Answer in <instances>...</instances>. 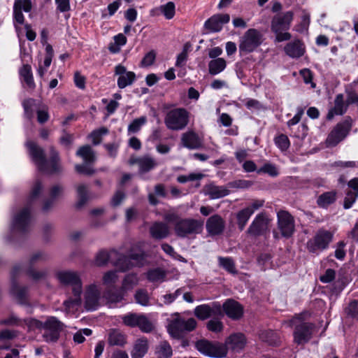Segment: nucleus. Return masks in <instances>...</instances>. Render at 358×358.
Wrapping results in <instances>:
<instances>
[{
	"label": "nucleus",
	"mask_w": 358,
	"mask_h": 358,
	"mask_svg": "<svg viewBox=\"0 0 358 358\" xmlns=\"http://www.w3.org/2000/svg\"><path fill=\"white\" fill-rule=\"evenodd\" d=\"M29 154L33 162L37 166L38 169L48 174L61 173L62 171L60 164V158L59 152L54 147L50 148V162L45 159V152L43 148L39 147L35 142L29 141L27 143Z\"/></svg>",
	"instance_id": "obj_1"
},
{
	"label": "nucleus",
	"mask_w": 358,
	"mask_h": 358,
	"mask_svg": "<svg viewBox=\"0 0 358 358\" xmlns=\"http://www.w3.org/2000/svg\"><path fill=\"white\" fill-rule=\"evenodd\" d=\"M59 283L64 286L71 287L73 297H70L64 301L66 309L70 310L75 306H79L82 303L83 282L80 274L73 271H61L56 273Z\"/></svg>",
	"instance_id": "obj_2"
},
{
	"label": "nucleus",
	"mask_w": 358,
	"mask_h": 358,
	"mask_svg": "<svg viewBox=\"0 0 358 358\" xmlns=\"http://www.w3.org/2000/svg\"><path fill=\"white\" fill-rule=\"evenodd\" d=\"M43 189L41 180H36L31 188L27 205L17 213L13 220V229L19 233H26L31 227V210L34 201L38 197Z\"/></svg>",
	"instance_id": "obj_3"
},
{
	"label": "nucleus",
	"mask_w": 358,
	"mask_h": 358,
	"mask_svg": "<svg viewBox=\"0 0 358 358\" xmlns=\"http://www.w3.org/2000/svg\"><path fill=\"white\" fill-rule=\"evenodd\" d=\"M294 19V12L289 10L280 13L273 17L271 21V30L275 34V42L289 41L291 34L287 32Z\"/></svg>",
	"instance_id": "obj_4"
},
{
	"label": "nucleus",
	"mask_w": 358,
	"mask_h": 358,
	"mask_svg": "<svg viewBox=\"0 0 358 358\" xmlns=\"http://www.w3.org/2000/svg\"><path fill=\"white\" fill-rule=\"evenodd\" d=\"M291 323L294 326L293 335L296 343L303 345L311 339L315 330V325L313 323L302 321V315L294 317Z\"/></svg>",
	"instance_id": "obj_5"
},
{
	"label": "nucleus",
	"mask_w": 358,
	"mask_h": 358,
	"mask_svg": "<svg viewBox=\"0 0 358 358\" xmlns=\"http://www.w3.org/2000/svg\"><path fill=\"white\" fill-rule=\"evenodd\" d=\"M203 228V221L193 218H182L178 220L174 226L177 236L186 238L200 234Z\"/></svg>",
	"instance_id": "obj_6"
},
{
	"label": "nucleus",
	"mask_w": 358,
	"mask_h": 358,
	"mask_svg": "<svg viewBox=\"0 0 358 358\" xmlns=\"http://www.w3.org/2000/svg\"><path fill=\"white\" fill-rule=\"evenodd\" d=\"M189 115V112L185 108H178L172 109L165 116V125L170 130H182L188 124Z\"/></svg>",
	"instance_id": "obj_7"
},
{
	"label": "nucleus",
	"mask_w": 358,
	"mask_h": 358,
	"mask_svg": "<svg viewBox=\"0 0 358 358\" xmlns=\"http://www.w3.org/2000/svg\"><path fill=\"white\" fill-rule=\"evenodd\" d=\"M264 41L263 34L256 29H249L241 37L239 52L241 55L248 54L256 50Z\"/></svg>",
	"instance_id": "obj_8"
},
{
	"label": "nucleus",
	"mask_w": 358,
	"mask_h": 358,
	"mask_svg": "<svg viewBox=\"0 0 358 358\" xmlns=\"http://www.w3.org/2000/svg\"><path fill=\"white\" fill-rule=\"evenodd\" d=\"M33 323L48 331L44 334V337L47 341L51 342H56L59 339L60 332L64 327V324L55 317H49L44 323L32 320L30 325L33 326Z\"/></svg>",
	"instance_id": "obj_9"
},
{
	"label": "nucleus",
	"mask_w": 358,
	"mask_h": 358,
	"mask_svg": "<svg viewBox=\"0 0 358 358\" xmlns=\"http://www.w3.org/2000/svg\"><path fill=\"white\" fill-rule=\"evenodd\" d=\"M352 120L350 117H346L345 119L338 123L329 134L326 144L327 146H336L342 141L348 134L352 128Z\"/></svg>",
	"instance_id": "obj_10"
},
{
	"label": "nucleus",
	"mask_w": 358,
	"mask_h": 358,
	"mask_svg": "<svg viewBox=\"0 0 358 358\" xmlns=\"http://www.w3.org/2000/svg\"><path fill=\"white\" fill-rule=\"evenodd\" d=\"M197 322L194 318L185 320L181 317L174 319L169 325V333L175 338H180L185 332H189L195 329Z\"/></svg>",
	"instance_id": "obj_11"
},
{
	"label": "nucleus",
	"mask_w": 358,
	"mask_h": 358,
	"mask_svg": "<svg viewBox=\"0 0 358 358\" xmlns=\"http://www.w3.org/2000/svg\"><path fill=\"white\" fill-rule=\"evenodd\" d=\"M332 239L333 234L331 231L324 229H319L314 237L307 242V249L312 253L324 250L329 247Z\"/></svg>",
	"instance_id": "obj_12"
},
{
	"label": "nucleus",
	"mask_w": 358,
	"mask_h": 358,
	"mask_svg": "<svg viewBox=\"0 0 358 358\" xmlns=\"http://www.w3.org/2000/svg\"><path fill=\"white\" fill-rule=\"evenodd\" d=\"M271 219L266 213H259L247 229V234L252 237L264 236L269 231Z\"/></svg>",
	"instance_id": "obj_13"
},
{
	"label": "nucleus",
	"mask_w": 358,
	"mask_h": 358,
	"mask_svg": "<svg viewBox=\"0 0 358 358\" xmlns=\"http://www.w3.org/2000/svg\"><path fill=\"white\" fill-rule=\"evenodd\" d=\"M194 314L200 320H205L211 317H224L222 306L219 302L197 306L194 310Z\"/></svg>",
	"instance_id": "obj_14"
},
{
	"label": "nucleus",
	"mask_w": 358,
	"mask_h": 358,
	"mask_svg": "<svg viewBox=\"0 0 358 358\" xmlns=\"http://www.w3.org/2000/svg\"><path fill=\"white\" fill-rule=\"evenodd\" d=\"M278 227L281 235L285 238L292 236L295 229L294 220L290 213L285 210L278 213Z\"/></svg>",
	"instance_id": "obj_15"
},
{
	"label": "nucleus",
	"mask_w": 358,
	"mask_h": 358,
	"mask_svg": "<svg viewBox=\"0 0 358 358\" xmlns=\"http://www.w3.org/2000/svg\"><path fill=\"white\" fill-rule=\"evenodd\" d=\"M127 260V258L123 257L122 254L119 253L115 250H110V251L101 250L96 256L95 262L99 266L106 265L108 262H111L115 266L120 268L122 266V261Z\"/></svg>",
	"instance_id": "obj_16"
},
{
	"label": "nucleus",
	"mask_w": 358,
	"mask_h": 358,
	"mask_svg": "<svg viewBox=\"0 0 358 358\" xmlns=\"http://www.w3.org/2000/svg\"><path fill=\"white\" fill-rule=\"evenodd\" d=\"M85 308L87 310H95L100 306L101 292L98 286L91 284L85 287L84 293Z\"/></svg>",
	"instance_id": "obj_17"
},
{
	"label": "nucleus",
	"mask_w": 358,
	"mask_h": 358,
	"mask_svg": "<svg viewBox=\"0 0 358 358\" xmlns=\"http://www.w3.org/2000/svg\"><path fill=\"white\" fill-rule=\"evenodd\" d=\"M122 256L126 257L127 260L122 261V266H120L122 271L129 270L132 266H143L146 262V255L141 249L136 250L132 248L128 256Z\"/></svg>",
	"instance_id": "obj_18"
},
{
	"label": "nucleus",
	"mask_w": 358,
	"mask_h": 358,
	"mask_svg": "<svg viewBox=\"0 0 358 358\" xmlns=\"http://www.w3.org/2000/svg\"><path fill=\"white\" fill-rule=\"evenodd\" d=\"M128 163L132 166L137 164L138 166V173L144 174L150 172L157 166V162L155 158L150 155H145L141 157L131 156Z\"/></svg>",
	"instance_id": "obj_19"
},
{
	"label": "nucleus",
	"mask_w": 358,
	"mask_h": 358,
	"mask_svg": "<svg viewBox=\"0 0 358 358\" xmlns=\"http://www.w3.org/2000/svg\"><path fill=\"white\" fill-rule=\"evenodd\" d=\"M195 347L201 353L208 357H222L226 354L221 348L206 339L196 341Z\"/></svg>",
	"instance_id": "obj_20"
},
{
	"label": "nucleus",
	"mask_w": 358,
	"mask_h": 358,
	"mask_svg": "<svg viewBox=\"0 0 358 358\" xmlns=\"http://www.w3.org/2000/svg\"><path fill=\"white\" fill-rule=\"evenodd\" d=\"M21 268L20 266L13 267L11 272V294L16 298L20 303L24 304L26 303L27 294L28 289L27 287H20L17 285L15 280L16 275L20 272Z\"/></svg>",
	"instance_id": "obj_21"
},
{
	"label": "nucleus",
	"mask_w": 358,
	"mask_h": 358,
	"mask_svg": "<svg viewBox=\"0 0 358 358\" xmlns=\"http://www.w3.org/2000/svg\"><path fill=\"white\" fill-rule=\"evenodd\" d=\"M223 313L234 320H238L242 317L243 315V307L238 301L229 299L225 301L222 306Z\"/></svg>",
	"instance_id": "obj_22"
},
{
	"label": "nucleus",
	"mask_w": 358,
	"mask_h": 358,
	"mask_svg": "<svg viewBox=\"0 0 358 358\" xmlns=\"http://www.w3.org/2000/svg\"><path fill=\"white\" fill-rule=\"evenodd\" d=\"M230 20L229 14H216L211 16L204 23V27L209 32H218L222 30V26Z\"/></svg>",
	"instance_id": "obj_23"
},
{
	"label": "nucleus",
	"mask_w": 358,
	"mask_h": 358,
	"mask_svg": "<svg viewBox=\"0 0 358 358\" xmlns=\"http://www.w3.org/2000/svg\"><path fill=\"white\" fill-rule=\"evenodd\" d=\"M206 228L210 236L220 235L225 229V221L220 215H213L207 220Z\"/></svg>",
	"instance_id": "obj_24"
},
{
	"label": "nucleus",
	"mask_w": 358,
	"mask_h": 358,
	"mask_svg": "<svg viewBox=\"0 0 358 358\" xmlns=\"http://www.w3.org/2000/svg\"><path fill=\"white\" fill-rule=\"evenodd\" d=\"M31 0H15L13 5V16L15 21L20 24H23L24 17L22 10L28 13L31 10Z\"/></svg>",
	"instance_id": "obj_25"
},
{
	"label": "nucleus",
	"mask_w": 358,
	"mask_h": 358,
	"mask_svg": "<svg viewBox=\"0 0 358 358\" xmlns=\"http://www.w3.org/2000/svg\"><path fill=\"white\" fill-rule=\"evenodd\" d=\"M246 343V337L242 333L233 334L225 341L227 349L234 352H240L245 348Z\"/></svg>",
	"instance_id": "obj_26"
},
{
	"label": "nucleus",
	"mask_w": 358,
	"mask_h": 358,
	"mask_svg": "<svg viewBox=\"0 0 358 358\" xmlns=\"http://www.w3.org/2000/svg\"><path fill=\"white\" fill-rule=\"evenodd\" d=\"M284 51L292 58H299L305 53L304 44L301 40H294L285 46Z\"/></svg>",
	"instance_id": "obj_27"
},
{
	"label": "nucleus",
	"mask_w": 358,
	"mask_h": 358,
	"mask_svg": "<svg viewBox=\"0 0 358 358\" xmlns=\"http://www.w3.org/2000/svg\"><path fill=\"white\" fill-rule=\"evenodd\" d=\"M347 106L344 103V96L343 94L336 95L334 100V106L331 108L327 115V119L331 120L335 115H342L346 111Z\"/></svg>",
	"instance_id": "obj_28"
},
{
	"label": "nucleus",
	"mask_w": 358,
	"mask_h": 358,
	"mask_svg": "<svg viewBox=\"0 0 358 358\" xmlns=\"http://www.w3.org/2000/svg\"><path fill=\"white\" fill-rule=\"evenodd\" d=\"M181 142L184 147L189 149H198L202 146L199 136L194 131L184 133L181 137Z\"/></svg>",
	"instance_id": "obj_29"
},
{
	"label": "nucleus",
	"mask_w": 358,
	"mask_h": 358,
	"mask_svg": "<svg viewBox=\"0 0 358 358\" xmlns=\"http://www.w3.org/2000/svg\"><path fill=\"white\" fill-rule=\"evenodd\" d=\"M150 236L156 240H161L166 238L169 234V229L166 224L161 222H156L150 227Z\"/></svg>",
	"instance_id": "obj_30"
},
{
	"label": "nucleus",
	"mask_w": 358,
	"mask_h": 358,
	"mask_svg": "<svg viewBox=\"0 0 358 358\" xmlns=\"http://www.w3.org/2000/svg\"><path fill=\"white\" fill-rule=\"evenodd\" d=\"M148 341L145 338L136 341L131 352V358H143L148 351Z\"/></svg>",
	"instance_id": "obj_31"
},
{
	"label": "nucleus",
	"mask_w": 358,
	"mask_h": 358,
	"mask_svg": "<svg viewBox=\"0 0 358 358\" xmlns=\"http://www.w3.org/2000/svg\"><path fill=\"white\" fill-rule=\"evenodd\" d=\"M259 338L270 345H279L281 343L280 334L271 329L263 330L259 334Z\"/></svg>",
	"instance_id": "obj_32"
},
{
	"label": "nucleus",
	"mask_w": 358,
	"mask_h": 358,
	"mask_svg": "<svg viewBox=\"0 0 358 358\" xmlns=\"http://www.w3.org/2000/svg\"><path fill=\"white\" fill-rule=\"evenodd\" d=\"M205 194L211 199L222 198L229 194L230 191L223 186L209 185L206 187Z\"/></svg>",
	"instance_id": "obj_33"
},
{
	"label": "nucleus",
	"mask_w": 358,
	"mask_h": 358,
	"mask_svg": "<svg viewBox=\"0 0 358 358\" xmlns=\"http://www.w3.org/2000/svg\"><path fill=\"white\" fill-rule=\"evenodd\" d=\"M125 292L120 288V289H108L104 293V297L107 303L111 306L113 304H116L121 302L124 297Z\"/></svg>",
	"instance_id": "obj_34"
},
{
	"label": "nucleus",
	"mask_w": 358,
	"mask_h": 358,
	"mask_svg": "<svg viewBox=\"0 0 358 358\" xmlns=\"http://www.w3.org/2000/svg\"><path fill=\"white\" fill-rule=\"evenodd\" d=\"M108 343L110 345L123 346L127 343L126 336L118 329H110Z\"/></svg>",
	"instance_id": "obj_35"
},
{
	"label": "nucleus",
	"mask_w": 358,
	"mask_h": 358,
	"mask_svg": "<svg viewBox=\"0 0 358 358\" xmlns=\"http://www.w3.org/2000/svg\"><path fill=\"white\" fill-rule=\"evenodd\" d=\"M336 191L326 192L320 194L317 199V204L320 208H326L336 200Z\"/></svg>",
	"instance_id": "obj_36"
},
{
	"label": "nucleus",
	"mask_w": 358,
	"mask_h": 358,
	"mask_svg": "<svg viewBox=\"0 0 358 358\" xmlns=\"http://www.w3.org/2000/svg\"><path fill=\"white\" fill-rule=\"evenodd\" d=\"M20 76L31 90H34L36 85L34 80L31 67L29 64H24L19 71Z\"/></svg>",
	"instance_id": "obj_37"
},
{
	"label": "nucleus",
	"mask_w": 358,
	"mask_h": 358,
	"mask_svg": "<svg viewBox=\"0 0 358 358\" xmlns=\"http://www.w3.org/2000/svg\"><path fill=\"white\" fill-rule=\"evenodd\" d=\"M227 66V62L224 58L218 57L212 59L208 63V73L212 76H215L222 72Z\"/></svg>",
	"instance_id": "obj_38"
},
{
	"label": "nucleus",
	"mask_w": 358,
	"mask_h": 358,
	"mask_svg": "<svg viewBox=\"0 0 358 358\" xmlns=\"http://www.w3.org/2000/svg\"><path fill=\"white\" fill-rule=\"evenodd\" d=\"M76 155L80 157L85 164H91L96 160L95 153L89 145L81 146L77 150Z\"/></svg>",
	"instance_id": "obj_39"
},
{
	"label": "nucleus",
	"mask_w": 358,
	"mask_h": 358,
	"mask_svg": "<svg viewBox=\"0 0 358 358\" xmlns=\"http://www.w3.org/2000/svg\"><path fill=\"white\" fill-rule=\"evenodd\" d=\"M155 354L157 358H171L173 350L168 341H162L156 346Z\"/></svg>",
	"instance_id": "obj_40"
},
{
	"label": "nucleus",
	"mask_w": 358,
	"mask_h": 358,
	"mask_svg": "<svg viewBox=\"0 0 358 358\" xmlns=\"http://www.w3.org/2000/svg\"><path fill=\"white\" fill-rule=\"evenodd\" d=\"M252 215V210L249 208H243L238 211L236 215L237 218V224L238 227V229L241 231H243L250 219V216Z\"/></svg>",
	"instance_id": "obj_41"
},
{
	"label": "nucleus",
	"mask_w": 358,
	"mask_h": 358,
	"mask_svg": "<svg viewBox=\"0 0 358 358\" xmlns=\"http://www.w3.org/2000/svg\"><path fill=\"white\" fill-rule=\"evenodd\" d=\"M147 278L152 282H162L166 277V273L160 268L149 270L146 273Z\"/></svg>",
	"instance_id": "obj_42"
},
{
	"label": "nucleus",
	"mask_w": 358,
	"mask_h": 358,
	"mask_svg": "<svg viewBox=\"0 0 358 358\" xmlns=\"http://www.w3.org/2000/svg\"><path fill=\"white\" fill-rule=\"evenodd\" d=\"M136 80V74L132 71H128L127 74L119 76L117 79V86L120 89L125 88L131 85Z\"/></svg>",
	"instance_id": "obj_43"
},
{
	"label": "nucleus",
	"mask_w": 358,
	"mask_h": 358,
	"mask_svg": "<svg viewBox=\"0 0 358 358\" xmlns=\"http://www.w3.org/2000/svg\"><path fill=\"white\" fill-rule=\"evenodd\" d=\"M138 282V278L137 277V275L135 273H129L127 274L122 284V289L126 292L127 290H130L133 289V287L136 285Z\"/></svg>",
	"instance_id": "obj_44"
},
{
	"label": "nucleus",
	"mask_w": 358,
	"mask_h": 358,
	"mask_svg": "<svg viewBox=\"0 0 358 358\" xmlns=\"http://www.w3.org/2000/svg\"><path fill=\"white\" fill-rule=\"evenodd\" d=\"M215 318L210 320L206 323V328L208 331L214 333H220L222 331L224 325L220 320L221 317H214Z\"/></svg>",
	"instance_id": "obj_45"
},
{
	"label": "nucleus",
	"mask_w": 358,
	"mask_h": 358,
	"mask_svg": "<svg viewBox=\"0 0 358 358\" xmlns=\"http://www.w3.org/2000/svg\"><path fill=\"white\" fill-rule=\"evenodd\" d=\"M219 265L224 268L227 271L230 273H237V271L235 267V263L231 257H222L218 258Z\"/></svg>",
	"instance_id": "obj_46"
},
{
	"label": "nucleus",
	"mask_w": 358,
	"mask_h": 358,
	"mask_svg": "<svg viewBox=\"0 0 358 358\" xmlns=\"http://www.w3.org/2000/svg\"><path fill=\"white\" fill-rule=\"evenodd\" d=\"M78 201L76 206L80 208L83 207L88 200L87 188L85 185H80L77 187Z\"/></svg>",
	"instance_id": "obj_47"
},
{
	"label": "nucleus",
	"mask_w": 358,
	"mask_h": 358,
	"mask_svg": "<svg viewBox=\"0 0 358 358\" xmlns=\"http://www.w3.org/2000/svg\"><path fill=\"white\" fill-rule=\"evenodd\" d=\"M134 298L136 302L141 306H147L150 304V297L148 291L145 289H137Z\"/></svg>",
	"instance_id": "obj_48"
},
{
	"label": "nucleus",
	"mask_w": 358,
	"mask_h": 358,
	"mask_svg": "<svg viewBox=\"0 0 358 358\" xmlns=\"http://www.w3.org/2000/svg\"><path fill=\"white\" fill-rule=\"evenodd\" d=\"M347 317L352 319H358V300L351 301L344 309Z\"/></svg>",
	"instance_id": "obj_49"
},
{
	"label": "nucleus",
	"mask_w": 358,
	"mask_h": 358,
	"mask_svg": "<svg viewBox=\"0 0 358 358\" xmlns=\"http://www.w3.org/2000/svg\"><path fill=\"white\" fill-rule=\"evenodd\" d=\"M35 103V99L31 98L24 99L22 102L24 115L29 120H31L34 117V106Z\"/></svg>",
	"instance_id": "obj_50"
},
{
	"label": "nucleus",
	"mask_w": 358,
	"mask_h": 358,
	"mask_svg": "<svg viewBox=\"0 0 358 358\" xmlns=\"http://www.w3.org/2000/svg\"><path fill=\"white\" fill-rule=\"evenodd\" d=\"M257 173H266L271 177H276L278 176L279 172L274 164L267 162L257 171Z\"/></svg>",
	"instance_id": "obj_51"
},
{
	"label": "nucleus",
	"mask_w": 358,
	"mask_h": 358,
	"mask_svg": "<svg viewBox=\"0 0 358 358\" xmlns=\"http://www.w3.org/2000/svg\"><path fill=\"white\" fill-rule=\"evenodd\" d=\"M108 133V129L106 127H101L99 129L94 130L90 134V138L92 139V143L94 145L101 143L102 136Z\"/></svg>",
	"instance_id": "obj_52"
},
{
	"label": "nucleus",
	"mask_w": 358,
	"mask_h": 358,
	"mask_svg": "<svg viewBox=\"0 0 358 358\" xmlns=\"http://www.w3.org/2000/svg\"><path fill=\"white\" fill-rule=\"evenodd\" d=\"M137 327L145 333L151 332L154 328L152 323L144 315H141Z\"/></svg>",
	"instance_id": "obj_53"
},
{
	"label": "nucleus",
	"mask_w": 358,
	"mask_h": 358,
	"mask_svg": "<svg viewBox=\"0 0 358 358\" xmlns=\"http://www.w3.org/2000/svg\"><path fill=\"white\" fill-rule=\"evenodd\" d=\"M145 122L146 117L144 116L134 120L128 126V132L129 134L138 132Z\"/></svg>",
	"instance_id": "obj_54"
},
{
	"label": "nucleus",
	"mask_w": 358,
	"mask_h": 358,
	"mask_svg": "<svg viewBox=\"0 0 358 358\" xmlns=\"http://www.w3.org/2000/svg\"><path fill=\"white\" fill-rule=\"evenodd\" d=\"M141 315L136 313H129L122 317V322L128 327H136L138 324Z\"/></svg>",
	"instance_id": "obj_55"
},
{
	"label": "nucleus",
	"mask_w": 358,
	"mask_h": 358,
	"mask_svg": "<svg viewBox=\"0 0 358 358\" xmlns=\"http://www.w3.org/2000/svg\"><path fill=\"white\" fill-rule=\"evenodd\" d=\"M274 142L277 147L282 151L287 150L290 145L289 140L285 134H280L276 136L274 138Z\"/></svg>",
	"instance_id": "obj_56"
},
{
	"label": "nucleus",
	"mask_w": 358,
	"mask_h": 358,
	"mask_svg": "<svg viewBox=\"0 0 358 358\" xmlns=\"http://www.w3.org/2000/svg\"><path fill=\"white\" fill-rule=\"evenodd\" d=\"M160 10L167 20H171L175 15V4L172 1H169L161 6Z\"/></svg>",
	"instance_id": "obj_57"
},
{
	"label": "nucleus",
	"mask_w": 358,
	"mask_h": 358,
	"mask_svg": "<svg viewBox=\"0 0 358 358\" xmlns=\"http://www.w3.org/2000/svg\"><path fill=\"white\" fill-rule=\"evenodd\" d=\"M74 140L73 134L68 133L65 129L62 130V135L59 138V143L66 149H70Z\"/></svg>",
	"instance_id": "obj_58"
},
{
	"label": "nucleus",
	"mask_w": 358,
	"mask_h": 358,
	"mask_svg": "<svg viewBox=\"0 0 358 358\" xmlns=\"http://www.w3.org/2000/svg\"><path fill=\"white\" fill-rule=\"evenodd\" d=\"M358 197V194L352 192V190H348L343 201V208L345 209L350 208L353 203L356 201Z\"/></svg>",
	"instance_id": "obj_59"
},
{
	"label": "nucleus",
	"mask_w": 358,
	"mask_h": 358,
	"mask_svg": "<svg viewBox=\"0 0 358 358\" xmlns=\"http://www.w3.org/2000/svg\"><path fill=\"white\" fill-rule=\"evenodd\" d=\"M48 259V255L43 252H36L34 253L29 259L30 266H34L36 264L43 262Z\"/></svg>",
	"instance_id": "obj_60"
},
{
	"label": "nucleus",
	"mask_w": 358,
	"mask_h": 358,
	"mask_svg": "<svg viewBox=\"0 0 358 358\" xmlns=\"http://www.w3.org/2000/svg\"><path fill=\"white\" fill-rule=\"evenodd\" d=\"M299 73L306 84H310L312 88H315L316 87L315 83L313 82V74L310 69H303L299 71Z\"/></svg>",
	"instance_id": "obj_61"
},
{
	"label": "nucleus",
	"mask_w": 358,
	"mask_h": 358,
	"mask_svg": "<svg viewBox=\"0 0 358 358\" xmlns=\"http://www.w3.org/2000/svg\"><path fill=\"white\" fill-rule=\"evenodd\" d=\"M27 273L29 277L36 281L43 279L47 275L46 271H36L32 268V266H30L27 269Z\"/></svg>",
	"instance_id": "obj_62"
},
{
	"label": "nucleus",
	"mask_w": 358,
	"mask_h": 358,
	"mask_svg": "<svg viewBox=\"0 0 358 358\" xmlns=\"http://www.w3.org/2000/svg\"><path fill=\"white\" fill-rule=\"evenodd\" d=\"M252 185V182L247 180H237L228 183L229 187L246 189Z\"/></svg>",
	"instance_id": "obj_63"
},
{
	"label": "nucleus",
	"mask_w": 358,
	"mask_h": 358,
	"mask_svg": "<svg viewBox=\"0 0 358 358\" xmlns=\"http://www.w3.org/2000/svg\"><path fill=\"white\" fill-rule=\"evenodd\" d=\"M64 192V187L60 185H55L50 189V198L57 200L62 196Z\"/></svg>",
	"instance_id": "obj_64"
}]
</instances>
